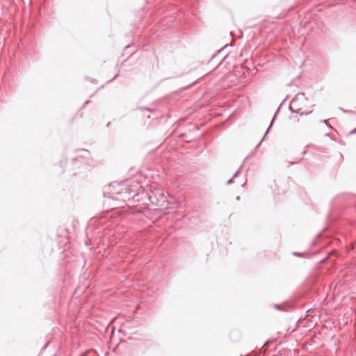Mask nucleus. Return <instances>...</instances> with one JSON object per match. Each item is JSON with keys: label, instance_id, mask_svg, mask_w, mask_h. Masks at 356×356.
Returning <instances> with one entry per match:
<instances>
[{"label": "nucleus", "instance_id": "obj_1", "mask_svg": "<svg viewBox=\"0 0 356 356\" xmlns=\"http://www.w3.org/2000/svg\"><path fill=\"white\" fill-rule=\"evenodd\" d=\"M147 195L149 202L160 209L165 210L170 208L171 203L168 201L167 195L156 186H149L147 190Z\"/></svg>", "mask_w": 356, "mask_h": 356}, {"label": "nucleus", "instance_id": "obj_2", "mask_svg": "<svg viewBox=\"0 0 356 356\" xmlns=\"http://www.w3.org/2000/svg\"><path fill=\"white\" fill-rule=\"evenodd\" d=\"M306 99L305 97V94H298L296 97L292 99L289 105V110L291 113H297L300 115H307L312 113V111L308 112H302L301 108H300V104L301 102H304Z\"/></svg>", "mask_w": 356, "mask_h": 356}, {"label": "nucleus", "instance_id": "obj_3", "mask_svg": "<svg viewBox=\"0 0 356 356\" xmlns=\"http://www.w3.org/2000/svg\"><path fill=\"white\" fill-rule=\"evenodd\" d=\"M140 188L141 186H139L138 184L136 185H131L125 187L122 190V191L119 192L118 194L121 196L123 201H125L126 200H129L131 194H134V195L131 196L132 198L138 195V190Z\"/></svg>", "mask_w": 356, "mask_h": 356}, {"label": "nucleus", "instance_id": "obj_4", "mask_svg": "<svg viewBox=\"0 0 356 356\" xmlns=\"http://www.w3.org/2000/svg\"><path fill=\"white\" fill-rule=\"evenodd\" d=\"M278 111H279V108H277V110L276 113H275L274 117H275V115H276L277 113L278 112ZM274 118H273V120H272V121H271V122H270V126L268 127V128L267 129V130H266V133H265V135H266V134H267V133L268 132V131H269L270 128L271 127V126H272V124H273V121H274Z\"/></svg>", "mask_w": 356, "mask_h": 356}, {"label": "nucleus", "instance_id": "obj_5", "mask_svg": "<svg viewBox=\"0 0 356 356\" xmlns=\"http://www.w3.org/2000/svg\"><path fill=\"white\" fill-rule=\"evenodd\" d=\"M293 254L294 256H296V257H303L304 253H302V252H293Z\"/></svg>", "mask_w": 356, "mask_h": 356}, {"label": "nucleus", "instance_id": "obj_6", "mask_svg": "<svg viewBox=\"0 0 356 356\" xmlns=\"http://www.w3.org/2000/svg\"><path fill=\"white\" fill-rule=\"evenodd\" d=\"M139 110H146L149 112H153L154 109H152V108H147V107H140V108H138Z\"/></svg>", "mask_w": 356, "mask_h": 356}, {"label": "nucleus", "instance_id": "obj_7", "mask_svg": "<svg viewBox=\"0 0 356 356\" xmlns=\"http://www.w3.org/2000/svg\"><path fill=\"white\" fill-rule=\"evenodd\" d=\"M222 49L219 50V51H218L215 54H213V56H212V59H213L216 56H218V54H219L222 51Z\"/></svg>", "mask_w": 356, "mask_h": 356}, {"label": "nucleus", "instance_id": "obj_8", "mask_svg": "<svg viewBox=\"0 0 356 356\" xmlns=\"http://www.w3.org/2000/svg\"><path fill=\"white\" fill-rule=\"evenodd\" d=\"M238 172H239V169L233 175L232 179H234L238 176Z\"/></svg>", "mask_w": 356, "mask_h": 356}, {"label": "nucleus", "instance_id": "obj_9", "mask_svg": "<svg viewBox=\"0 0 356 356\" xmlns=\"http://www.w3.org/2000/svg\"><path fill=\"white\" fill-rule=\"evenodd\" d=\"M274 307H275L276 309H279V310H281V307H282V306H281L280 305H274Z\"/></svg>", "mask_w": 356, "mask_h": 356}, {"label": "nucleus", "instance_id": "obj_10", "mask_svg": "<svg viewBox=\"0 0 356 356\" xmlns=\"http://www.w3.org/2000/svg\"><path fill=\"white\" fill-rule=\"evenodd\" d=\"M232 182H233V179L232 178L231 179H229L227 181V184L229 185V184H232Z\"/></svg>", "mask_w": 356, "mask_h": 356}, {"label": "nucleus", "instance_id": "obj_11", "mask_svg": "<svg viewBox=\"0 0 356 356\" xmlns=\"http://www.w3.org/2000/svg\"><path fill=\"white\" fill-rule=\"evenodd\" d=\"M350 134H356V128L350 132Z\"/></svg>", "mask_w": 356, "mask_h": 356}, {"label": "nucleus", "instance_id": "obj_12", "mask_svg": "<svg viewBox=\"0 0 356 356\" xmlns=\"http://www.w3.org/2000/svg\"><path fill=\"white\" fill-rule=\"evenodd\" d=\"M264 138L259 143V144L257 145V147H258L262 143Z\"/></svg>", "mask_w": 356, "mask_h": 356}, {"label": "nucleus", "instance_id": "obj_13", "mask_svg": "<svg viewBox=\"0 0 356 356\" xmlns=\"http://www.w3.org/2000/svg\"><path fill=\"white\" fill-rule=\"evenodd\" d=\"M118 74L115 75V76H114L111 80H110V81H109V82H110V81H113V79H115L118 76Z\"/></svg>", "mask_w": 356, "mask_h": 356}, {"label": "nucleus", "instance_id": "obj_14", "mask_svg": "<svg viewBox=\"0 0 356 356\" xmlns=\"http://www.w3.org/2000/svg\"><path fill=\"white\" fill-rule=\"evenodd\" d=\"M321 122H323V124H327V120H322Z\"/></svg>", "mask_w": 356, "mask_h": 356}, {"label": "nucleus", "instance_id": "obj_15", "mask_svg": "<svg viewBox=\"0 0 356 356\" xmlns=\"http://www.w3.org/2000/svg\"><path fill=\"white\" fill-rule=\"evenodd\" d=\"M236 200H240V197H239V196H238V197H236Z\"/></svg>", "mask_w": 356, "mask_h": 356}, {"label": "nucleus", "instance_id": "obj_16", "mask_svg": "<svg viewBox=\"0 0 356 356\" xmlns=\"http://www.w3.org/2000/svg\"><path fill=\"white\" fill-rule=\"evenodd\" d=\"M88 102H89V101L88 100V101H86V102L84 103V104H88Z\"/></svg>", "mask_w": 356, "mask_h": 356}, {"label": "nucleus", "instance_id": "obj_17", "mask_svg": "<svg viewBox=\"0 0 356 356\" xmlns=\"http://www.w3.org/2000/svg\"><path fill=\"white\" fill-rule=\"evenodd\" d=\"M273 356H275V355H273Z\"/></svg>", "mask_w": 356, "mask_h": 356}]
</instances>
